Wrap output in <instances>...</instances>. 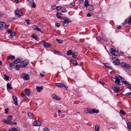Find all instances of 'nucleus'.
Returning <instances> with one entry per match:
<instances>
[{
  "label": "nucleus",
  "mask_w": 131,
  "mask_h": 131,
  "mask_svg": "<svg viewBox=\"0 0 131 131\" xmlns=\"http://www.w3.org/2000/svg\"><path fill=\"white\" fill-rule=\"evenodd\" d=\"M112 88L115 92L117 93L119 91V88L117 87L114 86Z\"/></svg>",
  "instance_id": "17"
},
{
  "label": "nucleus",
  "mask_w": 131,
  "mask_h": 131,
  "mask_svg": "<svg viewBox=\"0 0 131 131\" xmlns=\"http://www.w3.org/2000/svg\"><path fill=\"white\" fill-rule=\"evenodd\" d=\"M52 97L53 99H55L57 100H60V98L58 97L55 94H53L52 95Z\"/></svg>",
  "instance_id": "19"
},
{
  "label": "nucleus",
  "mask_w": 131,
  "mask_h": 131,
  "mask_svg": "<svg viewBox=\"0 0 131 131\" xmlns=\"http://www.w3.org/2000/svg\"><path fill=\"white\" fill-rule=\"evenodd\" d=\"M7 33L9 34H11L13 33L12 30V29H9L8 30L6 31Z\"/></svg>",
  "instance_id": "43"
},
{
  "label": "nucleus",
  "mask_w": 131,
  "mask_h": 131,
  "mask_svg": "<svg viewBox=\"0 0 131 131\" xmlns=\"http://www.w3.org/2000/svg\"><path fill=\"white\" fill-rule=\"evenodd\" d=\"M32 7L34 8H35L36 7V5L35 3L34 2H33V3L30 5Z\"/></svg>",
  "instance_id": "47"
},
{
  "label": "nucleus",
  "mask_w": 131,
  "mask_h": 131,
  "mask_svg": "<svg viewBox=\"0 0 131 131\" xmlns=\"http://www.w3.org/2000/svg\"><path fill=\"white\" fill-rule=\"evenodd\" d=\"M9 111V110L8 108H6V109H5V113L6 114L8 113Z\"/></svg>",
  "instance_id": "56"
},
{
  "label": "nucleus",
  "mask_w": 131,
  "mask_h": 131,
  "mask_svg": "<svg viewBox=\"0 0 131 131\" xmlns=\"http://www.w3.org/2000/svg\"><path fill=\"white\" fill-rule=\"evenodd\" d=\"M20 77L21 78L26 80H29L30 79L29 75L25 73L22 74L20 76Z\"/></svg>",
  "instance_id": "3"
},
{
  "label": "nucleus",
  "mask_w": 131,
  "mask_h": 131,
  "mask_svg": "<svg viewBox=\"0 0 131 131\" xmlns=\"http://www.w3.org/2000/svg\"><path fill=\"white\" fill-rule=\"evenodd\" d=\"M73 54V52L71 50H68L67 52V54L68 56H69L72 55Z\"/></svg>",
  "instance_id": "25"
},
{
  "label": "nucleus",
  "mask_w": 131,
  "mask_h": 131,
  "mask_svg": "<svg viewBox=\"0 0 131 131\" xmlns=\"http://www.w3.org/2000/svg\"><path fill=\"white\" fill-rule=\"evenodd\" d=\"M85 112L87 113H98L99 112V110H96L95 109H91L90 110L88 109H87L86 110H85Z\"/></svg>",
  "instance_id": "2"
},
{
  "label": "nucleus",
  "mask_w": 131,
  "mask_h": 131,
  "mask_svg": "<svg viewBox=\"0 0 131 131\" xmlns=\"http://www.w3.org/2000/svg\"><path fill=\"white\" fill-rule=\"evenodd\" d=\"M112 60L113 62L115 65H119L120 63L119 60L116 57L113 58Z\"/></svg>",
  "instance_id": "4"
},
{
  "label": "nucleus",
  "mask_w": 131,
  "mask_h": 131,
  "mask_svg": "<svg viewBox=\"0 0 131 131\" xmlns=\"http://www.w3.org/2000/svg\"><path fill=\"white\" fill-rule=\"evenodd\" d=\"M127 125L128 128L129 129H131V124L129 122L127 123Z\"/></svg>",
  "instance_id": "37"
},
{
  "label": "nucleus",
  "mask_w": 131,
  "mask_h": 131,
  "mask_svg": "<svg viewBox=\"0 0 131 131\" xmlns=\"http://www.w3.org/2000/svg\"><path fill=\"white\" fill-rule=\"evenodd\" d=\"M89 2L88 0H85V4L84 5V7H87L89 5Z\"/></svg>",
  "instance_id": "31"
},
{
  "label": "nucleus",
  "mask_w": 131,
  "mask_h": 131,
  "mask_svg": "<svg viewBox=\"0 0 131 131\" xmlns=\"http://www.w3.org/2000/svg\"><path fill=\"white\" fill-rule=\"evenodd\" d=\"M62 22L63 23V26L64 27H66L67 26L68 24L69 23H64V22Z\"/></svg>",
  "instance_id": "45"
},
{
  "label": "nucleus",
  "mask_w": 131,
  "mask_h": 131,
  "mask_svg": "<svg viewBox=\"0 0 131 131\" xmlns=\"http://www.w3.org/2000/svg\"><path fill=\"white\" fill-rule=\"evenodd\" d=\"M7 87L8 90V89L11 90L12 89L11 84L9 83H7Z\"/></svg>",
  "instance_id": "24"
},
{
  "label": "nucleus",
  "mask_w": 131,
  "mask_h": 131,
  "mask_svg": "<svg viewBox=\"0 0 131 131\" xmlns=\"http://www.w3.org/2000/svg\"><path fill=\"white\" fill-rule=\"evenodd\" d=\"M61 19L62 20V22L69 23L70 22L69 19L66 17H62Z\"/></svg>",
  "instance_id": "6"
},
{
  "label": "nucleus",
  "mask_w": 131,
  "mask_h": 131,
  "mask_svg": "<svg viewBox=\"0 0 131 131\" xmlns=\"http://www.w3.org/2000/svg\"><path fill=\"white\" fill-rule=\"evenodd\" d=\"M70 62L72 63L75 66H77L78 65V63L77 61L73 59H72L70 60Z\"/></svg>",
  "instance_id": "21"
},
{
  "label": "nucleus",
  "mask_w": 131,
  "mask_h": 131,
  "mask_svg": "<svg viewBox=\"0 0 131 131\" xmlns=\"http://www.w3.org/2000/svg\"><path fill=\"white\" fill-rule=\"evenodd\" d=\"M13 98L14 102L15 104V105H18V102L17 101V97L14 96H13Z\"/></svg>",
  "instance_id": "22"
},
{
  "label": "nucleus",
  "mask_w": 131,
  "mask_h": 131,
  "mask_svg": "<svg viewBox=\"0 0 131 131\" xmlns=\"http://www.w3.org/2000/svg\"><path fill=\"white\" fill-rule=\"evenodd\" d=\"M15 56L13 55H10L8 56L7 58V60H13L15 59Z\"/></svg>",
  "instance_id": "18"
},
{
  "label": "nucleus",
  "mask_w": 131,
  "mask_h": 131,
  "mask_svg": "<svg viewBox=\"0 0 131 131\" xmlns=\"http://www.w3.org/2000/svg\"><path fill=\"white\" fill-rule=\"evenodd\" d=\"M91 16H92L91 14L89 13H88L87 14V16L88 17H91Z\"/></svg>",
  "instance_id": "61"
},
{
  "label": "nucleus",
  "mask_w": 131,
  "mask_h": 131,
  "mask_svg": "<svg viewBox=\"0 0 131 131\" xmlns=\"http://www.w3.org/2000/svg\"><path fill=\"white\" fill-rule=\"evenodd\" d=\"M42 43L44 47L46 48L50 47L51 45V44L49 43L43 41H42Z\"/></svg>",
  "instance_id": "9"
},
{
  "label": "nucleus",
  "mask_w": 131,
  "mask_h": 131,
  "mask_svg": "<svg viewBox=\"0 0 131 131\" xmlns=\"http://www.w3.org/2000/svg\"><path fill=\"white\" fill-rule=\"evenodd\" d=\"M28 3V4L29 6H30L34 2L33 0H27Z\"/></svg>",
  "instance_id": "30"
},
{
  "label": "nucleus",
  "mask_w": 131,
  "mask_h": 131,
  "mask_svg": "<svg viewBox=\"0 0 131 131\" xmlns=\"http://www.w3.org/2000/svg\"><path fill=\"white\" fill-rule=\"evenodd\" d=\"M14 66V65L12 63H10L9 64V67L11 68Z\"/></svg>",
  "instance_id": "57"
},
{
  "label": "nucleus",
  "mask_w": 131,
  "mask_h": 131,
  "mask_svg": "<svg viewBox=\"0 0 131 131\" xmlns=\"http://www.w3.org/2000/svg\"><path fill=\"white\" fill-rule=\"evenodd\" d=\"M56 86L59 88L65 87L66 88L65 84L62 83H57L55 84Z\"/></svg>",
  "instance_id": "8"
},
{
  "label": "nucleus",
  "mask_w": 131,
  "mask_h": 131,
  "mask_svg": "<svg viewBox=\"0 0 131 131\" xmlns=\"http://www.w3.org/2000/svg\"><path fill=\"white\" fill-rule=\"evenodd\" d=\"M75 5V4L74 2H72L71 3L70 5H71L73 6H74Z\"/></svg>",
  "instance_id": "54"
},
{
  "label": "nucleus",
  "mask_w": 131,
  "mask_h": 131,
  "mask_svg": "<svg viewBox=\"0 0 131 131\" xmlns=\"http://www.w3.org/2000/svg\"><path fill=\"white\" fill-rule=\"evenodd\" d=\"M96 39H97L98 41H100L101 43H103L104 41H105L103 39L101 38V37H97L96 38Z\"/></svg>",
  "instance_id": "16"
},
{
  "label": "nucleus",
  "mask_w": 131,
  "mask_h": 131,
  "mask_svg": "<svg viewBox=\"0 0 131 131\" xmlns=\"http://www.w3.org/2000/svg\"><path fill=\"white\" fill-rule=\"evenodd\" d=\"M86 8L87 10L91 11L93 10V8L92 6L89 5L86 7Z\"/></svg>",
  "instance_id": "15"
},
{
  "label": "nucleus",
  "mask_w": 131,
  "mask_h": 131,
  "mask_svg": "<svg viewBox=\"0 0 131 131\" xmlns=\"http://www.w3.org/2000/svg\"><path fill=\"white\" fill-rule=\"evenodd\" d=\"M72 57L73 58L75 59L76 58L77 56L78 55L77 53V52H74L73 53V52Z\"/></svg>",
  "instance_id": "28"
},
{
  "label": "nucleus",
  "mask_w": 131,
  "mask_h": 131,
  "mask_svg": "<svg viewBox=\"0 0 131 131\" xmlns=\"http://www.w3.org/2000/svg\"><path fill=\"white\" fill-rule=\"evenodd\" d=\"M6 25L5 23L2 22H0V29H1V28H6Z\"/></svg>",
  "instance_id": "12"
},
{
  "label": "nucleus",
  "mask_w": 131,
  "mask_h": 131,
  "mask_svg": "<svg viewBox=\"0 0 131 131\" xmlns=\"http://www.w3.org/2000/svg\"><path fill=\"white\" fill-rule=\"evenodd\" d=\"M31 37L35 39L36 40L37 39V35L34 34H33L32 35Z\"/></svg>",
  "instance_id": "36"
},
{
  "label": "nucleus",
  "mask_w": 131,
  "mask_h": 131,
  "mask_svg": "<svg viewBox=\"0 0 131 131\" xmlns=\"http://www.w3.org/2000/svg\"><path fill=\"white\" fill-rule=\"evenodd\" d=\"M122 83H124L126 85L128 86H130L131 85L128 82L126 81H123L122 82Z\"/></svg>",
  "instance_id": "32"
},
{
  "label": "nucleus",
  "mask_w": 131,
  "mask_h": 131,
  "mask_svg": "<svg viewBox=\"0 0 131 131\" xmlns=\"http://www.w3.org/2000/svg\"><path fill=\"white\" fill-rule=\"evenodd\" d=\"M128 23L129 24H131V17L129 18L128 22Z\"/></svg>",
  "instance_id": "58"
},
{
  "label": "nucleus",
  "mask_w": 131,
  "mask_h": 131,
  "mask_svg": "<svg viewBox=\"0 0 131 131\" xmlns=\"http://www.w3.org/2000/svg\"><path fill=\"white\" fill-rule=\"evenodd\" d=\"M59 13L58 12H57L56 14V16L58 18H61V16H59Z\"/></svg>",
  "instance_id": "49"
},
{
  "label": "nucleus",
  "mask_w": 131,
  "mask_h": 131,
  "mask_svg": "<svg viewBox=\"0 0 131 131\" xmlns=\"http://www.w3.org/2000/svg\"><path fill=\"white\" fill-rule=\"evenodd\" d=\"M28 115L30 117H33L34 116L33 113L31 112L28 113Z\"/></svg>",
  "instance_id": "34"
},
{
  "label": "nucleus",
  "mask_w": 131,
  "mask_h": 131,
  "mask_svg": "<svg viewBox=\"0 0 131 131\" xmlns=\"http://www.w3.org/2000/svg\"><path fill=\"white\" fill-rule=\"evenodd\" d=\"M117 53V52L115 51V50H111V53L112 54L114 55L115 56H117V54L115 53Z\"/></svg>",
  "instance_id": "29"
},
{
  "label": "nucleus",
  "mask_w": 131,
  "mask_h": 131,
  "mask_svg": "<svg viewBox=\"0 0 131 131\" xmlns=\"http://www.w3.org/2000/svg\"><path fill=\"white\" fill-rule=\"evenodd\" d=\"M44 130L45 131H49V129L48 128L45 127L44 128Z\"/></svg>",
  "instance_id": "59"
},
{
  "label": "nucleus",
  "mask_w": 131,
  "mask_h": 131,
  "mask_svg": "<svg viewBox=\"0 0 131 131\" xmlns=\"http://www.w3.org/2000/svg\"><path fill=\"white\" fill-rule=\"evenodd\" d=\"M32 29L34 30H36L38 31H40L42 32L41 31L40 29L36 25H33L32 26Z\"/></svg>",
  "instance_id": "14"
},
{
  "label": "nucleus",
  "mask_w": 131,
  "mask_h": 131,
  "mask_svg": "<svg viewBox=\"0 0 131 131\" xmlns=\"http://www.w3.org/2000/svg\"><path fill=\"white\" fill-rule=\"evenodd\" d=\"M62 12H67V11L66 9V8L62 9Z\"/></svg>",
  "instance_id": "51"
},
{
  "label": "nucleus",
  "mask_w": 131,
  "mask_h": 131,
  "mask_svg": "<svg viewBox=\"0 0 131 131\" xmlns=\"http://www.w3.org/2000/svg\"><path fill=\"white\" fill-rule=\"evenodd\" d=\"M56 6L55 5H54L53 6H52V8L53 10L55 9H56Z\"/></svg>",
  "instance_id": "55"
},
{
  "label": "nucleus",
  "mask_w": 131,
  "mask_h": 131,
  "mask_svg": "<svg viewBox=\"0 0 131 131\" xmlns=\"http://www.w3.org/2000/svg\"><path fill=\"white\" fill-rule=\"evenodd\" d=\"M55 26L57 27H59L60 26V24L58 23H55Z\"/></svg>",
  "instance_id": "44"
},
{
  "label": "nucleus",
  "mask_w": 131,
  "mask_h": 131,
  "mask_svg": "<svg viewBox=\"0 0 131 131\" xmlns=\"http://www.w3.org/2000/svg\"><path fill=\"white\" fill-rule=\"evenodd\" d=\"M42 125V123L38 121H35L33 123V125L34 126H40Z\"/></svg>",
  "instance_id": "7"
},
{
  "label": "nucleus",
  "mask_w": 131,
  "mask_h": 131,
  "mask_svg": "<svg viewBox=\"0 0 131 131\" xmlns=\"http://www.w3.org/2000/svg\"><path fill=\"white\" fill-rule=\"evenodd\" d=\"M13 131H18V130L16 128L13 127L12 128Z\"/></svg>",
  "instance_id": "48"
},
{
  "label": "nucleus",
  "mask_w": 131,
  "mask_h": 131,
  "mask_svg": "<svg viewBox=\"0 0 131 131\" xmlns=\"http://www.w3.org/2000/svg\"><path fill=\"white\" fill-rule=\"evenodd\" d=\"M16 2L17 3H18L19 2V0H15Z\"/></svg>",
  "instance_id": "64"
},
{
  "label": "nucleus",
  "mask_w": 131,
  "mask_h": 131,
  "mask_svg": "<svg viewBox=\"0 0 131 131\" xmlns=\"http://www.w3.org/2000/svg\"><path fill=\"white\" fill-rule=\"evenodd\" d=\"M13 33H12L11 34H10V35H9V37L10 38H12L13 37Z\"/></svg>",
  "instance_id": "60"
},
{
  "label": "nucleus",
  "mask_w": 131,
  "mask_h": 131,
  "mask_svg": "<svg viewBox=\"0 0 131 131\" xmlns=\"http://www.w3.org/2000/svg\"><path fill=\"white\" fill-rule=\"evenodd\" d=\"M16 14L18 16L20 17L23 15V14L21 13V10H16L15 11Z\"/></svg>",
  "instance_id": "10"
},
{
  "label": "nucleus",
  "mask_w": 131,
  "mask_h": 131,
  "mask_svg": "<svg viewBox=\"0 0 131 131\" xmlns=\"http://www.w3.org/2000/svg\"><path fill=\"white\" fill-rule=\"evenodd\" d=\"M25 92L26 94L28 96H29L30 95V91L28 89L26 88L25 89Z\"/></svg>",
  "instance_id": "20"
},
{
  "label": "nucleus",
  "mask_w": 131,
  "mask_h": 131,
  "mask_svg": "<svg viewBox=\"0 0 131 131\" xmlns=\"http://www.w3.org/2000/svg\"><path fill=\"white\" fill-rule=\"evenodd\" d=\"M95 129L96 131H99V127L98 125H95Z\"/></svg>",
  "instance_id": "33"
},
{
  "label": "nucleus",
  "mask_w": 131,
  "mask_h": 131,
  "mask_svg": "<svg viewBox=\"0 0 131 131\" xmlns=\"http://www.w3.org/2000/svg\"><path fill=\"white\" fill-rule=\"evenodd\" d=\"M131 94V92H129L125 94V96H128Z\"/></svg>",
  "instance_id": "53"
},
{
  "label": "nucleus",
  "mask_w": 131,
  "mask_h": 131,
  "mask_svg": "<svg viewBox=\"0 0 131 131\" xmlns=\"http://www.w3.org/2000/svg\"><path fill=\"white\" fill-rule=\"evenodd\" d=\"M121 64L122 66L124 67V69L126 71L128 72H130V71L128 69H131V66L128 64H127L125 62H122L121 63Z\"/></svg>",
  "instance_id": "1"
},
{
  "label": "nucleus",
  "mask_w": 131,
  "mask_h": 131,
  "mask_svg": "<svg viewBox=\"0 0 131 131\" xmlns=\"http://www.w3.org/2000/svg\"><path fill=\"white\" fill-rule=\"evenodd\" d=\"M4 79H5L6 80H9V77L7 75H4Z\"/></svg>",
  "instance_id": "38"
},
{
  "label": "nucleus",
  "mask_w": 131,
  "mask_h": 131,
  "mask_svg": "<svg viewBox=\"0 0 131 131\" xmlns=\"http://www.w3.org/2000/svg\"><path fill=\"white\" fill-rule=\"evenodd\" d=\"M99 82L100 83H101V84H102V85H104V82H103L101 81H99Z\"/></svg>",
  "instance_id": "63"
},
{
  "label": "nucleus",
  "mask_w": 131,
  "mask_h": 131,
  "mask_svg": "<svg viewBox=\"0 0 131 131\" xmlns=\"http://www.w3.org/2000/svg\"><path fill=\"white\" fill-rule=\"evenodd\" d=\"M13 117L11 115H9L8 116V117L7 118V120H8V122H10L11 123V124H9V125H12L13 124L12 123V122L11 121V120H12L13 119Z\"/></svg>",
  "instance_id": "13"
},
{
  "label": "nucleus",
  "mask_w": 131,
  "mask_h": 131,
  "mask_svg": "<svg viewBox=\"0 0 131 131\" xmlns=\"http://www.w3.org/2000/svg\"><path fill=\"white\" fill-rule=\"evenodd\" d=\"M56 40L58 41V42L59 43H63V41L58 39H56Z\"/></svg>",
  "instance_id": "50"
},
{
  "label": "nucleus",
  "mask_w": 131,
  "mask_h": 131,
  "mask_svg": "<svg viewBox=\"0 0 131 131\" xmlns=\"http://www.w3.org/2000/svg\"><path fill=\"white\" fill-rule=\"evenodd\" d=\"M118 78V75L116 77L115 79V83L118 85H120V80Z\"/></svg>",
  "instance_id": "11"
},
{
  "label": "nucleus",
  "mask_w": 131,
  "mask_h": 131,
  "mask_svg": "<svg viewBox=\"0 0 131 131\" xmlns=\"http://www.w3.org/2000/svg\"><path fill=\"white\" fill-rule=\"evenodd\" d=\"M25 21L27 22V25H28L30 24V23H29L30 20L29 19H26L25 20Z\"/></svg>",
  "instance_id": "52"
},
{
  "label": "nucleus",
  "mask_w": 131,
  "mask_h": 131,
  "mask_svg": "<svg viewBox=\"0 0 131 131\" xmlns=\"http://www.w3.org/2000/svg\"><path fill=\"white\" fill-rule=\"evenodd\" d=\"M36 89L37 90L38 92H41V90L43 89V88L41 86L39 87L37 86L36 87Z\"/></svg>",
  "instance_id": "26"
},
{
  "label": "nucleus",
  "mask_w": 131,
  "mask_h": 131,
  "mask_svg": "<svg viewBox=\"0 0 131 131\" xmlns=\"http://www.w3.org/2000/svg\"><path fill=\"white\" fill-rule=\"evenodd\" d=\"M120 112L123 115H125L126 114V113L122 110H120Z\"/></svg>",
  "instance_id": "42"
},
{
  "label": "nucleus",
  "mask_w": 131,
  "mask_h": 131,
  "mask_svg": "<svg viewBox=\"0 0 131 131\" xmlns=\"http://www.w3.org/2000/svg\"><path fill=\"white\" fill-rule=\"evenodd\" d=\"M104 65L106 67L112 69L111 67L110 66V64L107 63H105L104 64Z\"/></svg>",
  "instance_id": "35"
},
{
  "label": "nucleus",
  "mask_w": 131,
  "mask_h": 131,
  "mask_svg": "<svg viewBox=\"0 0 131 131\" xmlns=\"http://www.w3.org/2000/svg\"><path fill=\"white\" fill-rule=\"evenodd\" d=\"M118 76L119 78L121 79V82L122 83L123 81H124V80H125V79L124 78H122V77L119 75H118Z\"/></svg>",
  "instance_id": "39"
},
{
  "label": "nucleus",
  "mask_w": 131,
  "mask_h": 131,
  "mask_svg": "<svg viewBox=\"0 0 131 131\" xmlns=\"http://www.w3.org/2000/svg\"><path fill=\"white\" fill-rule=\"evenodd\" d=\"M2 121L3 122H4L5 123L8 124H11V123L8 122V120H7V119H3L2 120Z\"/></svg>",
  "instance_id": "27"
},
{
  "label": "nucleus",
  "mask_w": 131,
  "mask_h": 131,
  "mask_svg": "<svg viewBox=\"0 0 131 131\" xmlns=\"http://www.w3.org/2000/svg\"><path fill=\"white\" fill-rule=\"evenodd\" d=\"M40 75L42 77H45V75L42 73H40Z\"/></svg>",
  "instance_id": "62"
},
{
  "label": "nucleus",
  "mask_w": 131,
  "mask_h": 131,
  "mask_svg": "<svg viewBox=\"0 0 131 131\" xmlns=\"http://www.w3.org/2000/svg\"><path fill=\"white\" fill-rule=\"evenodd\" d=\"M29 63V61L28 60H24L21 63V65L23 67L26 66Z\"/></svg>",
  "instance_id": "5"
},
{
  "label": "nucleus",
  "mask_w": 131,
  "mask_h": 131,
  "mask_svg": "<svg viewBox=\"0 0 131 131\" xmlns=\"http://www.w3.org/2000/svg\"><path fill=\"white\" fill-rule=\"evenodd\" d=\"M22 60L19 59H17L14 61L13 62L14 64H17L21 62Z\"/></svg>",
  "instance_id": "23"
},
{
  "label": "nucleus",
  "mask_w": 131,
  "mask_h": 131,
  "mask_svg": "<svg viewBox=\"0 0 131 131\" xmlns=\"http://www.w3.org/2000/svg\"><path fill=\"white\" fill-rule=\"evenodd\" d=\"M21 96L22 97L23 99L24 100H26V96L25 94H21Z\"/></svg>",
  "instance_id": "40"
},
{
  "label": "nucleus",
  "mask_w": 131,
  "mask_h": 131,
  "mask_svg": "<svg viewBox=\"0 0 131 131\" xmlns=\"http://www.w3.org/2000/svg\"><path fill=\"white\" fill-rule=\"evenodd\" d=\"M62 8V7L60 6H58L56 7V9L57 11H59Z\"/></svg>",
  "instance_id": "41"
},
{
  "label": "nucleus",
  "mask_w": 131,
  "mask_h": 131,
  "mask_svg": "<svg viewBox=\"0 0 131 131\" xmlns=\"http://www.w3.org/2000/svg\"><path fill=\"white\" fill-rule=\"evenodd\" d=\"M20 66L19 65H17L16 66V70H19V68L20 67Z\"/></svg>",
  "instance_id": "46"
}]
</instances>
